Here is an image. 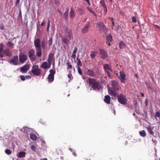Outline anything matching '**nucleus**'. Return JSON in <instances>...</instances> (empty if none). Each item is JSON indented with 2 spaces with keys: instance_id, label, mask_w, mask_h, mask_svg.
I'll list each match as a JSON object with an SVG mask.
<instances>
[{
  "instance_id": "1",
  "label": "nucleus",
  "mask_w": 160,
  "mask_h": 160,
  "mask_svg": "<svg viewBox=\"0 0 160 160\" xmlns=\"http://www.w3.org/2000/svg\"><path fill=\"white\" fill-rule=\"evenodd\" d=\"M34 45L36 48V54L37 57H40L42 55V48H44V42H43L40 45V40L39 38L36 39L34 42Z\"/></svg>"
},
{
  "instance_id": "2",
  "label": "nucleus",
  "mask_w": 160,
  "mask_h": 160,
  "mask_svg": "<svg viewBox=\"0 0 160 160\" xmlns=\"http://www.w3.org/2000/svg\"><path fill=\"white\" fill-rule=\"evenodd\" d=\"M87 82L88 83L89 86L94 90H99L101 88L99 82L96 79L89 78Z\"/></svg>"
},
{
  "instance_id": "3",
  "label": "nucleus",
  "mask_w": 160,
  "mask_h": 160,
  "mask_svg": "<svg viewBox=\"0 0 160 160\" xmlns=\"http://www.w3.org/2000/svg\"><path fill=\"white\" fill-rule=\"evenodd\" d=\"M31 72L34 75L36 76H39L41 75L42 71L39 68L38 65H35L32 67Z\"/></svg>"
},
{
  "instance_id": "4",
  "label": "nucleus",
  "mask_w": 160,
  "mask_h": 160,
  "mask_svg": "<svg viewBox=\"0 0 160 160\" xmlns=\"http://www.w3.org/2000/svg\"><path fill=\"white\" fill-rule=\"evenodd\" d=\"M118 102L121 104L125 105L127 102V99L122 94H120L117 95Z\"/></svg>"
},
{
  "instance_id": "5",
  "label": "nucleus",
  "mask_w": 160,
  "mask_h": 160,
  "mask_svg": "<svg viewBox=\"0 0 160 160\" xmlns=\"http://www.w3.org/2000/svg\"><path fill=\"white\" fill-rule=\"evenodd\" d=\"M35 51L33 49H30L28 51V57L31 61H34L36 59V56L35 54Z\"/></svg>"
},
{
  "instance_id": "6",
  "label": "nucleus",
  "mask_w": 160,
  "mask_h": 160,
  "mask_svg": "<svg viewBox=\"0 0 160 160\" xmlns=\"http://www.w3.org/2000/svg\"><path fill=\"white\" fill-rule=\"evenodd\" d=\"M50 74L48 77V81L49 82H52L54 80V75L55 73V71L52 69H50L49 70Z\"/></svg>"
},
{
  "instance_id": "7",
  "label": "nucleus",
  "mask_w": 160,
  "mask_h": 160,
  "mask_svg": "<svg viewBox=\"0 0 160 160\" xmlns=\"http://www.w3.org/2000/svg\"><path fill=\"white\" fill-rule=\"evenodd\" d=\"M111 85L112 86V88L114 89L116 91H119L120 87L118 82L114 80H112L111 81Z\"/></svg>"
},
{
  "instance_id": "8",
  "label": "nucleus",
  "mask_w": 160,
  "mask_h": 160,
  "mask_svg": "<svg viewBox=\"0 0 160 160\" xmlns=\"http://www.w3.org/2000/svg\"><path fill=\"white\" fill-rule=\"evenodd\" d=\"M90 23L89 22H87L85 26L81 29L82 32L83 34L86 33L88 31V28L90 27Z\"/></svg>"
},
{
  "instance_id": "9",
  "label": "nucleus",
  "mask_w": 160,
  "mask_h": 160,
  "mask_svg": "<svg viewBox=\"0 0 160 160\" xmlns=\"http://www.w3.org/2000/svg\"><path fill=\"white\" fill-rule=\"evenodd\" d=\"M19 60L20 62L24 63L27 59V56L24 54H22L19 56Z\"/></svg>"
},
{
  "instance_id": "10",
  "label": "nucleus",
  "mask_w": 160,
  "mask_h": 160,
  "mask_svg": "<svg viewBox=\"0 0 160 160\" xmlns=\"http://www.w3.org/2000/svg\"><path fill=\"white\" fill-rule=\"evenodd\" d=\"M97 25L102 32H104L106 29V27L102 22H99L97 23Z\"/></svg>"
},
{
  "instance_id": "11",
  "label": "nucleus",
  "mask_w": 160,
  "mask_h": 160,
  "mask_svg": "<svg viewBox=\"0 0 160 160\" xmlns=\"http://www.w3.org/2000/svg\"><path fill=\"white\" fill-rule=\"evenodd\" d=\"M29 67L28 64H26L20 69V72L22 73H26L29 69Z\"/></svg>"
},
{
  "instance_id": "12",
  "label": "nucleus",
  "mask_w": 160,
  "mask_h": 160,
  "mask_svg": "<svg viewBox=\"0 0 160 160\" xmlns=\"http://www.w3.org/2000/svg\"><path fill=\"white\" fill-rule=\"evenodd\" d=\"M108 91L109 94L114 97L117 96V95L118 94V93L116 92V91H116L115 90L112 88H109Z\"/></svg>"
},
{
  "instance_id": "13",
  "label": "nucleus",
  "mask_w": 160,
  "mask_h": 160,
  "mask_svg": "<svg viewBox=\"0 0 160 160\" xmlns=\"http://www.w3.org/2000/svg\"><path fill=\"white\" fill-rule=\"evenodd\" d=\"M11 63L14 65H17L18 64V58L17 55L14 56L13 58L10 61Z\"/></svg>"
},
{
  "instance_id": "14",
  "label": "nucleus",
  "mask_w": 160,
  "mask_h": 160,
  "mask_svg": "<svg viewBox=\"0 0 160 160\" xmlns=\"http://www.w3.org/2000/svg\"><path fill=\"white\" fill-rule=\"evenodd\" d=\"M126 78V75L123 71H121L120 72V77L119 78L122 83H124L125 82V79Z\"/></svg>"
},
{
  "instance_id": "15",
  "label": "nucleus",
  "mask_w": 160,
  "mask_h": 160,
  "mask_svg": "<svg viewBox=\"0 0 160 160\" xmlns=\"http://www.w3.org/2000/svg\"><path fill=\"white\" fill-rule=\"evenodd\" d=\"M100 53L101 56V57L103 58H105L108 56V54L107 52L103 49H100Z\"/></svg>"
},
{
  "instance_id": "16",
  "label": "nucleus",
  "mask_w": 160,
  "mask_h": 160,
  "mask_svg": "<svg viewBox=\"0 0 160 160\" xmlns=\"http://www.w3.org/2000/svg\"><path fill=\"white\" fill-rule=\"evenodd\" d=\"M86 72L88 75L90 77H95L96 75L93 71L91 69H88Z\"/></svg>"
},
{
  "instance_id": "17",
  "label": "nucleus",
  "mask_w": 160,
  "mask_h": 160,
  "mask_svg": "<svg viewBox=\"0 0 160 160\" xmlns=\"http://www.w3.org/2000/svg\"><path fill=\"white\" fill-rule=\"evenodd\" d=\"M146 128L150 134L153 136L154 135V132L152 131V130L153 129V127H151L150 125H149Z\"/></svg>"
},
{
  "instance_id": "18",
  "label": "nucleus",
  "mask_w": 160,
  "mask_h": 160,
  "mask_svg": "<svg viewBox=\"0 0 160 160\" xmlns=\"http://www.w3.org/2000/svg\"><path fill=\"white\" fill-rule=\"evenodd\" d=\"M66 33L68 37L70 40L72 39L73 37L72 35V31L69 29H67L66 31Z\"/></svg>"
},
{
  "instance_id": "19",
  "label": "nucleus",
  "mask_w": 160,
  "mask_h": 160,
  "mask_svg": "<svg viewBox=\"0 0 160 160\" xmlns=\"http://www.w3.org/2000/svg\"><path fill=\"white\" fill-rule=\"evenodd\" d=\"M53 57L52 55L49 54V57L48 59V68H49L51 66V64H52V61L53 60Z\"/></svg>"
},
{
  "instance_id": "20",
  "label": "nucleus",
  "mask_w": 160,
  "mask_h": 160,
  "mask_svg": "<svg viewBox=\"0 0 160 160\" xmlns=\"http://www.w3.org/2000/svg\"><path fill=\"white\" fill-rule=\"evenodd\" d=\"M106 39L107 41V43H108V42L109 43V45H110V42H112V35L109 34L106 36Z\"/></svg>"
},
{
  "instance_id": "21",
  "label": "nucleus",
  "mask_w": 160,
  "mask_h": 160,
  "mask_svg": "<svg viewBox=\"0 0 160 160\" xmlns=\"http://www.w3.org/2000/svg\"><path fill=\"white\" fill-rule=\"evenodd\" d=\"M111 98L109 95H106L105 96L104 101L107 104H109L110 102Z\"/></svg>"
},
{
  "instance_id": "22",
  "label": "nucleus",
  "mask_w": 160,
  "mask_h": 160,
  "mask_svg": "<svg viewBox=\"0 0 160 160\" xmlns=\"http://www.w3.org/2000/svg\"><path fill=\"white\" fill-rule=\"evenodd\" d=\"M103 68L105 70L106 69L110 70L112 72V69L111 66L109 64H105L103 65Z\"/></svg>"
},
{
  "instance_id": "23",
  "label": "nucleus",
  "mask_w": 160,
  "mask_h": 160,
  "mask_svg": "<svg viewBox=\"0 0 160 160\" xmlns=\"http://www.w3.org/2000/svg\"><path fill=\"white\" fill-rule=\"evenodd\" d=\"M76 61H77V62L76 61H75V62L77 63V65L76 66V67H77H77H82V63L80 59L78 57L76 59Z\"/></svg>"
},
{
  "instance_id": "24",
  "label": "nucleus",
  "mask_w": 160,
  "mask_h": 160,
  "mask_svg": "<svg viewBox=\"0 0 160 160\" xmlns=\"http://www.w3.org/2000/svg\"><path fill=\"white\" fill-rule=\"evenodd\" d=\"M48 67V64L46 62H43L42 65L41 66V68H42L43 69H47Z\"/></svg>"
},
{
  "instance_id": "25",
  "label": "nucleus",
  "mask_w": 160,
  "mask_h": 160,
  "mask_svg": "<svg viewBox=\"0 0 160 160\" xmlns=\"http://www.w3.org/2000/svg\"><path fill=\"white\" fill-rule=\"evenodd\" d=\"M75 15L74 13V10H73L72 8H71L70 11V17L71 18H72Z\"/></svg>"
},
{
  "instance_id": "26",
  "label": "nucleus",
  "mask_w": 160,
  "mask_h": 160,
  "mask_svg": "<svg viewBox=\"0 0 160 160\" xmlns=\"http://www.w3.org/2000/svg\"><path fill=\"white\" fill-rule=\"evenodd\" d=\"M83 13L84 11L83 9L81 8L78 9L77 10V13L78 15H81L83 14Z\"/></svg>"
},
{
  "instance_id": "27",
  "label": "nucleus",
  "mask_w": 160,
  "mask_h": 160,
  "mask_svg": "<svg viewBox=\"0 0 160 160\" xmlns=\"http://www.w3.org/2000/svg\"><path fill=\"white\" fill-rule=\"evenodd\" d=\"M25 152L23 151L21 152L18 153V157L20 158H22L25 156Z\"/></svg>"
},
{
  "instance_id": "28",
  "label": "nucleus",
  "mask_w": 160,
  "mask_h": 160,
  "mask_svg": "<svg viewBox=\"0 0 160 160\" xmlns=\"http://www.w3.org/2000/svg\"><path fill=\"white\" fill-rule=\"evenodd\" d=\"M3 52L4 54L7 56H10L11 55V53L9 52L8 49H6Z\"/></svg>"
},
{
  "instance_id": "29",
  "label": "nucleus",
  "mask_w": 160,
  "mask_h": 160,
  "mask_svg": "<svg viewBox=\"0 0 160 160\" xmlns=\"http://www.w3.org/2000/svg\"><path fill=\"white\" fill-rule=\"evenodd\" d=\"M96 55V52L94 51H91L90 54V56L91 58H93Z\"/></svg>"
},
{
  "instance_id": "30",
  "label": "nucleus",
  "mask_w": 160,
  "mask_h": 160,
  "mask_svg": "<svg viewBox=\"0 0 160 160\" xmlns=\"http://www.w3.org/2000/svg\"><path fill=\"white\" fill-rule=\"evenodd\" d=\"M67 70L71 69L72 68V66L69 62H67L66 63Z\"/></svg>"
},
{
  "instance_id": "31",
  "label": "nucleus",
  "mask_w": 160,
  "mask_h": 160,
  "mask_svg": "<svg viewBox=\"0 0 160 160\" xmlns=\"http://www.w3.org/2000/svg\"><path fill=\"white\" fill-rule=\"evenodd\" d=\"M139 133L140 135L143 137H144L146 136V132L144 130H143L141 131H140L139 132Z\"/></svg>"
},
{
  "instance_id": "32",
  "label": "nucleus",
  "mask_w": 160,
  "mask_h": 160,
  "mask_svg": "<svg viewBox=\"0 0 160 160\" xmlns=\"http://www.w3.org/2000/svg\"><path fill=\"white\" fill-rule=\"evenodd\" d=\"M154 117L156 118V121H157V118H160V113L159 112H156Z\"/></svg>"
},
{
  "instance_id": "33",
  "label": "nucleus",
  "mask_w": 160,
  "mask_h": 160,
  "mask_svg": "<svg viewBox=\"0 0 160 160\" xmlns=\"http://www.w3.org/2000/svg\"><path fill=\"white\" fill-rule=\"evenodd\" d=\"M62 41L64 43L68 45L69 43V41L68 39L66 38H64L62 39Z\"/></svg>"
},
{
  "instance_id": "34",
  "label": "nucleus",
  "mask_w": 160,
  "mask_h": 160,
  "mask_svg": "<svg viewBox=\"0 0 160 160\" xmlns=\"http://www.w3.org/2000/svg\"><path fill=\"white\" fill-rule=\"evenodd\" d=\"M119 48L120 49H123L125 47V44L122 42H120L119 43Z\"/></svg>"
},
{
  "instance_id": "35",
  "label": "nucleus",
  "mask_w": 160,
  "mask_h": 160,
  "mask_svg": "<svg viewBox=\"0 0 160 160\" xmlns=\"http://www.w3.org/2000/svg\"><path fill=\"white\" fill-rule=\"evenodd\" d=\"M30 138L33 141L36 140L37 138L36 136L33 134H32L30 135Z\"/></svg>"
},
{
  "instance_id": "36",
  "label": "nucleus",
  "mask_w": 160,
  "mask_h": 160,
  "mask_svg": "<svg viewBox=\"0 0 160 160\" xmlns=\"http://www.w3.org/2000/svg\"><path fill=\"white\" fill-rule=\"evenodd\" d=\"M100 3H101V5L102 6L106 8V9L107 10V7H106V6L105 5L104 1V0H102L100 1Z\"/></svg>"
},
{
  "instance_id": "37",
  "label": "nucleus",
  "mask_w": 160,
  "mask_h": 160,
  "mask_svg": "<svg viewBox=\"0 0 160 160\" xmlns=\"http://www.w3.org/2000/svg\"><path fill=\"white\" fill-rule=\"evenodd\" d=\"M4 45L2 43L0 44V53H2L3 51L4 48Z\"/></svg>"
},
{
  "instance_id": "38",
  "label": "nucleus",
  "mask_w": 160,
  "mask_h": 160,
  "mask_svg": "<svg viewBox=\"0 0 160 160\" xmlns=\"http://www.w3.org/2000/svg\"><path fill=\"white\" fill-rule=\"evenodd\" d=\"M76 68H78V73L80 75H82V73L81 68L80 67H77Z\"/></svg>"
},
{
  "instance_id": "39",
  "label": "nucleus",
  "mask_w": 160,
  "mask_h": 160,
  "mask_svg": "<svg viewBox=\"0 0 160 160\" xmlns=\"http://www.w3.org/2000/svg\"><path fill=\"white\" fill-rule=\"evenodd\" d=\"M5 152L8 155H10L11 153L12 152L9 149H7L5 150Z\"/></svg>"
},
{
  "instance_id": "40",
  "label": "nucleus",
  "mask_w": 160,
  "mask_h": 160,
  "mask_svg": "<svg viewBox=\"0 0 160 160\" xmlns=\"http://www.w3.org/2000/svg\"><path fill=\"white\" fill-rule=\"evenodd\" d=\"M68 12L67 11H65L64 14V17L66 18V19H67L68 17Z\"/></svg>"
},
{
  "instance_id": "41",
  "label": "nucleus",
  "mask_w": 160,
  "mask_h": 160,
  "mask_svg": "<svg viewBox=\"0 0 160 160\" xmlns=\"http://www.w3.org/2000/svg\"><path fill=\"white\" fill-rule=\"evenodd\" d=\"M52 38H50L48 41V44L49 46H51L52 44Z\"/></svg>"
},
{
  "instance_id": "42",
  "label": "nucleus",
  "mask_w": 160,
  "mask_h": 160,
  "mask_svg": "<svg viewBox=\"0 0 160 160\" xmlns=\"http://www.w3.org/2000/svg\"><path fill=\"white\" fill-rule=\"evenodd\" d=\"M146 84L147 85V87L149 90H151L152 91L153 90V89L152 88V87L150 86L149 85V84H148V83H146Z\"/></svg>"
},
{
  "instance_id": "43",
  "label": "nucleus",
  "mask_w": 160,
  "mask_h": 160,
  "mask_svg": "<svg viewBox=\"0 0 160 160\" xmlns=\"http://www.w3.org/2000/svg\"><path fill=\"white\" fill-rule=\"evenodd\" d=\"M31 148L32 151L34 152H36V149L35 148V147L33 145H32L31 146Z\"/></svg>"
},
{
  "instance_id": "44",
  "label": "nucleus",
  "mask_w": 160,
  "mask_h": 160,
  "mask_svg": "<svg viewBox=\"0 0 160 160\" xmlns=\"http://www.w3.org/2000/svg\"><path fill=\"white\" fill-rule=\"evenodd\" d=\"M132 21L133 22H137V20L135 17L134 16H133L132 17Z\"/></svg>"
},
{
  "instance_id": "45",
  "label": "nucleus",
  "mask_w": 160,
  "mask_h": 160,
  "mask_svg": "<svg viewBox=\"0 0 160 160\" xmlns=\"http://www.w3.org/2000/svg\"><path fill=\"white\" fill-rule=\"evenodd\" d=\"M55 3L58 5L60 4V2L59 0H54Z\"/></svg>"
},
{
  "instance_id": "46",
  "label": "nucleus",
  "mask_w": 160,
  "mask_h": 160,
  "mask_svg": "<svg viewBox=\"0 0 160 160\" xmlns=\"http://www.w3.org/2000/svg\"><path fill=\"white\" fill-rule=\"evenodd\" d=\"M77 50H78V49H77V48L76 47H75L74 48V49L73 52L72 53H74V54H76Z\"/></svg>"
},
{
  "instance_id": "47",
  "label": "nucleus",
  "mask_w": 160,
  "mask_h": 160,
  "mask_svg": "<svg viewBox=\"0 0 160 160\" xmlns=\"http://www.w3.org/2000/svg\"><path fill=\"white\" fill-rule=\"evenodd\" d=\"M20 78L22 81H24L25 80V76L23 75H21Z\"/></svg>"
},
{
  "instance_id": "48",
  "label": "nucleus",
  "mask_w": 160,
  "mask_h": 160,
  "mask_svg": "<svg viewBox=\"0 0 160 160\" xmlns=\"http://www.w3.org/2000/svg\"><path fill=\"white\" fill-rule=\"evenodd\" d=\"M87 8L88 9V10L92 13L93 12V11H92V9L91 7H87Z\"/></svg>"
},
{
  "instance_id": "49",
  "label": "nucleus",
  "mask_w": 160,
  "mask_h": 160,
  "mask_svg": "<svg viewBox=\"0 0 160 160\" xmlns=\"http://www.w3.org/2000/svg\"><path fill=\"white\" fill-rule=\"evenodd\" d=\"M143 113H144V114L145 115V118H147V116H148V115H147V112L146 111L144 110L143 111Z\"/></svg>"
},
{
  "instance_id": "50",
  "label": "nucleus",
  "mask_w": 160,
  "mask_h": 160,
  "mask_svg": "<svg viewBox=\"0 0 160 160\" xmlns=\"http://www.w3.org/2000/svg\"><path fill=\"white\" fill-rule=\"evenodd\" d=\"M25 78L26 79H30L31 78V76L28 75L25 76Z\"/></svg>"
},
{
  "instance_id": "51",
  "label": "nucleus",
  "mask_w": 160,
  "mask_h": 160,
  "mask_svg": "<svg viewBox=\"0 0 160 160\" xmlns=\"http://www.w3.org/2000/svg\"><path fill=\"white\" fill-rule=\"evenodd\" d=\"M145 104L146 106H147L148 104V101L147 99L145 100Z\"/></svg>"
},
{
  "instance_id": "52",
  "label": "nucleus",
  "mask_w": 160,
  "mask_h": 160,
  "mask_svg": "<svg viewBox=\"0 0 160 160\" xmlns=\"http://www.w3.org/2000/svg\"><path fill=\"white\" fill-rule=\"evenodd\" d=\"M76 56V54H74V53H72V55L71 56L72 58L74 59H75Z\"/></svg>"
},
{
  "instance_id": "53",
  "label": "nucleus",
  "mask_w": 160,
  "mask_h": 160,
  "mask_svg": "<svg viewBox=\"0 0 160 160\" xmlns=\"http://www.w3.org/2000/svg\"><path fill=\"white\" fill-rule=\"evenodd\" d=\"M20 2V0H16V1L15 4L16 6H17L18 3H19Z\"/></svg>"
},
{
  "instance_id": "54",
  "label": "nucleus",
  "mask_w": 160,
  "mask_h": 160,
  "mask_svg": "<svg viewBox=\"0 0 160 160\" xmlns=\"http://www.w3.org/2000/svg\"><path fill=\"white\" fill-rule=\"evenodd\" d=\"M111 20H112V26H113L114 25V21H113V18H111Z\"/></svg>"
},
{
  "instance_id": "55",
  "label": "nucleus",
  "mask_w": 160,
  "mask_h": 160,
  "mask_svg": "<svg viewBox=\"0 0 160 160\" xmlns=\"http://www.w3.org/2000/svg\"><path fill=\"white\" fill-rule=\"evenodd\" d=\"M154 26L156 27L157 28H159L160 29V28L157 25H154Z\"/></svg>"
},
{
  "instance_id": "56",
  "label": "nucleus",
  "mask_w": 160,
  "mask_h": 160,
  "mask_svg": "<svg viewBox=\"0 0 160 160\" xmlns=\"http://www.w3.org/2000/svg\"><path fill=\"white\" fill-rule=\"evenodd\" d=\"M45 24V21H43L41 23V26H43Z\"/></svg>"
},
{
  "instance_id": "57",
  "label": "nucleus",
  "mask_w": 160,
  "mask_h": 160,
  "mask_svg": "<svg viewBox=\"0 0 160 160\" xmlns=\"http://www.w3.org/2000/svg\"><path fill=\"white\" fill-rule=\"evenodd\" d=\"M93 15L95 17H96L97 16V15L95 13V12H94L93 11L92 13Z\"/></svg>"
},
{
  "instance_id": "58",
  "label": "nucleus",
  "mask_w": 160,
  "mask_h": 160,
  "mask_svg": "<svg viewBox=\"0 0 160 160\" xmlns=\"http://www.w3.org/2000/svg\"><path fill=\"white\" fill-rule=\"evenodd\" d=\"M50 24V21L48 20V26L49 27Z\"/></svg>"
},
{
  "instance_id": "59",
  "label": "nucleus",
  "mask_w": 160,
  "mask_h": 160,
  "mask_svg": "<svg viewBox=\"0 0 160 160\" xmlns=\"http://www.w3.org/2000/svg\"><path fill=\"white\" fill-rule=\"evenodd\" d=\"M72 154L73 156H74L75 157H76L77 156V154L75 152H72Z\"/></svg>"
},
{
  "instance_id": "60",
  "label": "nucleus",
  "mask_w": 160,
  "mask_h": 160,
  "mask_svg": "<svg viewBox=\"0 0 160 160\" xmlns=\"http://www.w3.org/2000/svg\"><path fill=\"white\" fill-rule=\"evenodd\" d=\"M108 76L110 78H111V75H110V72L109 73H108Z\"/></svg>"
},
{
  "instance_id": "61",
  "label": "nucleus",
  "mask_w": 160,
  "mask_h": 160,
  "mask_svg": "<svg viewBox=\"0 0 160 160\" xmlns=\"http://www.w3.org/2000/svg\"><path fill=\"white\" fill-rule=\"evenodd\" d=\"M105 72H106L107 73H109L110 72L108 71V69H106V70H105Z\"/></svg>"
},
{
  "instance_id": "62",
  "label": "nucleus",
  "mask_w": 160,
  "mask_h": 160,
  "mask_svg": "<svg viewBox=\"0 0 160 160\" xmlns=\"http://www.w3.org/2000/svg\"><path fill=\"white\" fill-rule=\"evenodd\" d=\"M0 28L1 29V30H2L4 29V28L3 27V26H0Z\"/></svg>"
},
{
  "instance_id": "63",
  "label": "nucleus",
  "mask_w": 160,
  "mask_h": 160,
  "mask_svg": "<svg viewBox=\"0 0 160 160\" xmlns=\"http://www.w3.org/2000/svg\"><path fill=\"white\" fill-rule=\"evenodd\" d=\"M68 78L70 79V78H71V76H70V75L68 74ZM70 79H69V81H70Z\"/></svg>"
},
{
  "instance_id": "64",
  "label": "nucleus",
  "mask_w": 160,
  "mask_h": 160,
  "mask_svg": "<svg viewBox=\"0 0 160 160\" xmlns=\"http://www.w3.org/2000/svg\"><path fill=\"white\" fill-rule=\"evenodd\" d=\"M19 15L21 17V10L20 11Z\"/></svg>"
}]
</instances>
